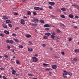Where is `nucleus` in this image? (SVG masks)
<instances>
[{
	"label": "nucleus",
	"instance_id": "nucleus-1",
	"mask_svg": "<svg viewBox=\"0 0 79 79\" xmlns=\"http://www.w3.org/2000/svg\"><path fill=\"white\" fill-rule=\"evenodd\" d=\"M33 62H37L38 61V59L35 57H33Z\"/></svg>",
	"mask_w": 79,
	"mask_h": 79
},
{
	"label": "nucleus",
	"instance_id": "nucleus-2",
	"mask_svg": "<svg viewBox=\"0 0 79 79\" xmlns=\"http://www.w3.org/2000/svg\"><path fill=\"white\" fill-rule=\"evenodd\" d=\"M25 21L23 19H22L21 20L20 24H22V25H24V24H25Z\"/></svg>",
	"mask_w": 79,
	"mask_h": 79
},
{
	"label": "nucleus",
	"instance_id": "nucleus-3",
	"mask_svg": "<svg viewBox=\"0 0 79 79\" xmlns=\"http://www.w3.org/2000/svg\"><path fill=\"white\" fill-rule=\"evenodd\" d=\"M6 43H10L11 44H13V41L12 40H6Z\"/></svg>",
	"mask_w": 79,
	"mask_h": 79
},
{
	"label": "nucleus",
	"instance_id": "nucleus-4",
	"mask_svg": "<svg viewBox=\"0 0 79 79\" xmlns=\"http://www.w3.org/2000/svg\"><path fill=\"white\" fill-rule=\"evenodd\" d=\"M69 17L70 18H74V15L73 14H70L69 15Z\"/></svg>",
	"mask_w": 79,
	"mask_h": 79
},
{
	"label": "nucleus",
	"instance_id": "nucleus-5",
	"mask_svg": "<svg viewBox=\"0 0 79 79\" xmlns=\"http://www.w3.org/2000/svg\"><path fill=\"white\" fill-rule=\"evenodd\" d=\"M52 68L53 69H56V68H57V66L55 65H53L52 66Z\"/></svg>",
	"mask_w": 79,
	"mask_h": 79
},
{
	"label": "nucleus",
	"instance_id": "nucleus-6",
	"mask_svg": "<svg viewBox=\"0 0 79 79\" xmlns=\"http://www.w3.org/2000/svg\"><path fill=\"white\" fill-rule=\"evenodd\" d=\"M33 21H34L35 22H38L39 21V20H38V19H37L36 18H34L33 19Z\"/></svg>",
	"mask_w": 79,
	"mask_h": 79
},
{
	"label": "nucleus",
	"instance_id": "nucleus-7",
	"mask_svg": "<svg viewBox=\"0 0 79 79\" xmlns=\"http://www.w3.org/2000/svg\"><path fill=\"white\" fill-rule=\"evenodd\" d=\"M2 26L4 28H6L8 27V26L7 25H6L5 24H2Z\"/></svg>",
	"mask_w": 79,
	"mask_h": 79
},
{
	"label": "nucleus",
	"instance_id": "nucleus-8",
	"mask_svg": "<svg viewBox=\"0 0 79 79\" xmlns=\"http://www.w3.org/2000/svg\"><path fill=\"white\" fill-rule=\"evenodd\" d=\"M45 27H50V25L49 24H46L44 25Z\"/></svg>",
	"mask_w": 79,
	"mask_h": 79
},
{
	"label": "nucleus",
	"instance_id": "nucleus-9",
	"mask_svg": "<svg viewBox=\"0 0 79 79\" xmlns=\"http://www.w3.org/2000/svg\"><path fill=\"white\" fill-rule=\"evenodd\" d=\"M4 33H5V34H9V31H6V30H5L4 31Z\"/></svg>",
	"mask_w": 79,
	"mask_h": 79
},
{
	"label": "nucleus",
	"instance_id": "nucleus-10",
	"mask_svg": "<svg viewBox=\"0 0 79 79\" xmlns=\"http://www.w3.org/2000/svg\"><path fill=\"white\" fill-rule=\"evenodd\" d=\"M25 36L27 38H30V37H31V35H29V34H27V35H25Z\"/></svg>",
	"mask_w": 79,
	"mask_h": 79
},
{
	"label": "nucleus",
	"instance_id": "nucleus-11",
	"mask_svg": "<svg viewBox=\"0 0 79 79\" xmlns=\"http://www.w3.org/2000/svg\"><path fill=\"white\" fill-rule=\"evenodd\" d=\"M34 9L35 10H40V8L37 7H34Z\"/></svg>",
	"mask_w": 79,
	"mask_h": 79
},
{
	"label": "nucleus",
	"instance_id": "nucleus-12",
	"mask_svg": "<svg viewBox=\"0 0 79 79\" xmlns=\"http://www.w3.org/2000/svg\"><path fill=\"white\" fill-rule=\"evenodd\" d=\"M5 21L6 23H11V21L10 20H6Z\"/></svg>",
	"mask_w": 79,
	"mask_h": 79
},
{
	"label": "nucleus",
	"instance_id": "nucleus-13",
	"mask_svg": "<svg viewBox=\"0 0 79 79\" xmlns=\"http://www.w3.org/2000/svg\"><path fill=\"white\" fill-rule=\"evenodd\" d=\"M50 5H55V3L52 2H50Z\"/></svg>",
	"mask_w": 79,
	"mask_h": 79
},
{
	"label": "nucleus",
	"instance_id": "nucleus-14",
	"mask_svg": "<svg viewBox=\"0 0 79 79\" xmlns=\"http://www.w3.org/2000/svg\"><path fill=\"white\" fill-rule=\"evenodd\" d=\"M27 15H30L31 14V13L30 11H28L27 12Z\"/></svg>",
	"mask_w": 79,
	"mask_h": 79
},
{
	"label": "nucleus",
	"instance_id": "nucleus-15",
	"mask_svg": "<svg viewBox=\"0 0 79 79\" xmlns=\"http://www.w3.org/2000/svg\"><path fill=\"white\" fill-rule=\"evenodd\" d=\"M61 10H62V11H67V10L64 8H62L61 9Z\"/></svg>",
	"mask_w": 79,
	"mask_h": 79
},
{
	"label": "nucleus",
	"instance_id": "nucleus-16",
	"mask_svg": "<svg viewBox=\"0 0 79 79\" xmlns=\"http://www.w3.org/2000/svg\"><path fill=\"white\" fill-rule=\"evenodd\" d=\"M29 43L28 44V45H33V44L32 43V41H30L29 42Z\"/></svg>",
	"mask_w": 79,
	"mask_h": 79
},
{
	"label": "nucleus",
	"instance_id": "nucleus-17",
	"mask_svg": "<svg viewBox=\"0 0 79 79\" xmlns=\"http://www.w3.org/2000/svg\"><path fill=\"white\" fill-rule=\"evenodd\" d=\"M43 39H45V40H46V39H47V37L46 36H44L43 37Z\"/></svg>",
	"mask_w": 79,
	"mask_h": 79
},
{
	"label": "nucleus",
	"instance_id": "nucleus-18",
	"mask_svg": "<svg viewBox=\"0 0 79 79\" xmlns=\"http://www.w3.org/2000/svg\"><path fill=\"white\" fill-rule=\"evenodd\" d=\"M74 51L75 52H76V53H78V52H79V49H75L74 50Z\"/></svg>",
	"mask_w": 79,
	"mask_h": 79
},
{
	"label": "nucleus",
	"instance_id": "nucleus-19",
	"mask_svg": "<svg viewBox=\"0 0 79 79\" xmlns=\"http://www.w3.org/2000/svg\"><path fill=\"white\" fill-rule=\"evenodd\" d=\"M3 18L5 20H6V19H8V17H6L5 16H3Z\"/></svg>",
	"mask_w": 79,
	"mask_h": 79
},
{
	"label": "nucleus",
	"instance_id": "nucleus-20",
	"mask_svg": "<svg viewBox=\"0 0 79 79\" xmlns=\"http://www.w3.org/2000/svg\"><path fill=\"white\" fill-rule=\"evenodd\" d=\"M31 25L33 26H37V23H33Z\"/></svg>",
	"mask_w": 79,
	"mask_h": 79
},
{
	"label": "nucleus",
	"instance_id": "nucleus-21",
	"mask_svg": "<svg viewBox=\"0 0 79 79\" xmlns=\"http://www.w3.org/2000/svg\"><path fill=\"white\" fill-rule=\"evenodd\" d=\"M45 35H47V36H50V33H45Z\"/></svg>",
	"mask_w": 79,
	"mask_h": 79
},
{
	"label": "nucleus",
	"instance_id": "nucleus-22",
	"mask_svg": "<svg viewBox=\"0 0 79 79\" xmlns=\"http://www.w3.org/2000/svg\"><path fill=\"white\" fill-rule=\"evenodd\" d=\"M16 63L17 64H20V62H19V61L18 60H16Z\"/></svg>",
	"mask_w": 79,
	"mask_h": 79
},
{
	"label": "nucleus",
	"instance_id": "nucleus-23",
	"mask_svg": "<svg viewBox=\"0 0 79 79\" xmlns=\"http://www.w3.org/2000/svg\"><path fill=\"white\" fill-rule=\"evenodd\" d=\"M28 50L29 52H32V51H33V49L31 48H29L28 49Z\"/></svg>",
	"mask_w": 79,
	"mask_h": 79
},
{
	"label": "nucleus",
	"instance_id": "nucleus-24",
	"mask_svg": "<svg viewBox=\"0 0 79 79\" xmlns=\"http://www.w3.org/2000/svg\"><path fill=\"white\" fill-rule=\"evenodd\" d=\"M51 37L53 39H55V36L53 35H51Z\"/></svg>",
	"mask_w": 79,
	"mask_h": 79
},
{
	"label": "nucleus",
	"instance_id": "nucleus-25",
	"mask_svg": "<svg viewBox=\"0 0 79 79\" xmlns=\"http://www.w3.org/2000/svg\"><path fill=\"white\" fill-rule=\"evenodd\" d=\"M4 57H5V58H8V55H6L5 54L4 55Z\"/></svg>",
	"mask_w": 79,
	"mask_h": 79
},
{
	"label": "nucleus",
	"instance_id": "nucleus-26",
	"mask_svg": "<svg viewBox=\"0 0 79 79\" xmlns=\"http://www.w3.org/2000/svg\"><path fill=\"white\" fill-rule=\"evenodd\" d=\"M66 73H67V74H69V75L70 76H71V75H72L71 73L70 72H67Z\"/></svg>",
	"mask_w": 79,
	"mask_h": 79
},
{
	"label": "nucleus",
	"instance_id": "nucleus-27",
	"mask_svg": "<svg viewBox=\"0 0 79 79\" xmlns=\"http://www.w3.org/2000/svg\"><path fill=\"white\" fill-rule=\"evenodd\" d=\"M60 17H61V18H65V16L64 15H60Z\"/></svg>",
	"mask_w": 79,
	"mask_h": 79
},
{
	"label": "nucleus",
	"instance_id": "nucleus-28",
	"mask_svg": "<svg viewBox=\"0 0 79 79\" xmlns=\"http://www.w3.org/2000/svg\"><path fill=\"white\" fill-rule=\"evenodd\" d=\"M43 66H47L48 65V64H47L44 63L43 64Z\"/></svg>",
	"mask_w": 79,
	"mask_h": 79
},
{
	"label": "nucleus",
	"instance_id": "nucleus-29",
	"mask_svg": "<svg viewBox=\"0 0 79 79\" xmlns=\"http://www.w3.org/2000/svg\"><path fill=\"white\" fill-rule=\"evenodd\" d=\"M72 6H73V7H75V8H76V6H77V5H75L74 4H72Z\"/></svg>",
	"mask_w": 79,
	"mask_h": 79
},
{
	"label": "nucleus",
	"instance_id": "nucleus-30",
	"mask_svg": "<svg viewBox=\"0 0 79 79\" xmlns=\"http://www.w3.org/2000/svg\"><path fill=\"white\" fill-rule=\"evenodd\" d=\"M41 45L43 47H44L46 46V45L44 44H41Z\"/></svg>",
	"mask_w": 79,
	"mask_h": 79
},
{
	"label": "nucleus",
	"instance_id": "nucleus-31",
	"mask_svg": "<svg viewBox=\"0 0 79 79\" xmlns=\"http://www.w3.org/2000/svg\"><path fill=\"white\" fill-rule=\"evenodd\" d=\"M19 47L20 48H23V46L22 45H20L19 46Z\"/></svg>",
	"mask_w": 79,
	"mask_h": 79
},
{
	"label": "nucleus",
	"instance_id": "nucleus-32",
	"mask_svg": "<svg viewBox=\"0 0 79 79\" xmlns=\"http://www.w3.org/2000/svg\"><path fill=\"white\" fill-rule=\"evenodd\" d=\"M40 23H45V22L44 20H40Z\"/></svg>",
	"mask_w": 79,
	"mask_h": 79
},
{
	"label": "nucleus",
	"instance_id": "nucleus-33",
	"mask_svg": "<svg viewBox=\"0 0 79 79\" xmlns=\"http://www.w3.org/2000/svg\"><path fill=\"white\" fill-rule=\"evenodd\" d=\"M14 40H15V42H19V40L16 39L14 38Z\"/></svg>",
	"mask_w": 79,
	"mask_h": 79
},
{
	"label": "nucleus",
	"instance_id": "nucleus-34",
	"mask_svg": "<svg viewBox=\"0 0 79 79\" xmlns=\"http://www.w3.org/2000/svg\"><path fill=\"white\" fill-rule=\"evenodd\" d=\"M0 69L2 71H3V70H5V69L3 67H1L0 68Z\"/></svg>",
	"mask_w": 79,
	"mask_h": 79
},
{
	"label": "nucleus",
	"instance_id": "nucleus-35",
	"mask_svg": "<svg viewBox=\"0 0 79 79\" xmlns=\"http://www.w3.org/2000/svg\"><path fill=\"white\" fill-rule=\"evenodd\" d=\"M0 36H1V37H4V34H2V33H0Z\"/></svg>",
	"mask_w": 79,
	"mask_h": 79
},
{
	"label": "nucleus",
	"instance_id": "nucleus-36",
	"mask_svg": "<svg viewBox=\"0 0 79 79\" xmlns=\"http://www.w3.org/2000/svg\"><path fill=\"white\" fill-rule=\"evenodd\" d=\"M73 61L76 62V61H78V60L75 58L73 59Z\"/></svg>",
	"mask_w": 79,
	"mask_h": 79
},
{
	"label": "nucleus",
	"instance_id": "nucleus-37",
	"mask_svg": "<svg viewBox=\"0 0 79 79\" xmlns=\"http://www.w3.org/2000/svg\"><path fill=\"white\" fill-rule=\"evenodd\" d=\"M63 77H64V78H67V76H66V75L63 74Z\"/></svg>",
	"mask_w": 79,
	"mask_h": 79
},
{
	"label": "nucleus",
	"instance_id": "nucleus-38",
	"mask_svg": "<svg viewBox=\"0 0 79 79\" xmlns=\"http://www.w3.org/2000/svg\"><path fill=\"white\" fill-rule=\"evenodd\" d=\"M12 36H14L15 37H16V34H15L14 33H13Z\"/></svg>",
	"mask_w": 79,
	"mask_h": 79
},
{
	"label": "nucleus",
	"instance_id": "nucleus-39",
	"mask_svg": "<svg viewBox=\"0 0 79 79\" xmlns=\"http://www.w3.org/2000/svg\"><path fill=\"white\" fill-rule=\"evenodd\" d=\"M73 28L74 29H77V28H78V27L77 26H74L73 27Z\"/></svg>",
	"mask_w": 79,
	"mask_h": 79
},
{
	"label": "nucleus",
	"instance_id": "nucleus-40",
	"mask_svg": "<svg viewBox=\"0 0 79 79\" xmlns=\"http://www.w3.org/2000/svg\"><path fill=\"white\" fill-rule=\"evenodd\" d=\"M76 8H77L78 10H79V6L78 5H77V6H76Z\"/></svg>",
	"mask_w": 79,
	"mask_h": 79
},
{
	"label": "nucleus",
	"instance_id": "nucleus-41",
	"mask_svg": "<svg viewBox=\"0 0 79 79\" xmlns=\"http://www.w3.org/2000/svg\"><path fill=\"white\" fill-rule=\"evenodd\" d=\"M34 15H37V13L35 12H34L33 13Z\"/></svg>",
	"mask_w": 79,
	"mask_h": 79
},
{
	"label": "nucleus",
	"instance_id": "nucleus-42",
	"mask_svg": "<svg viewBox=\"0 0 79 79\" xmlns=\"http://www.w3.org/2000/svg\"><path fill=\"white\" fill-rule=\"evenodd\" d=\"M8 26L10 27H12V25L11 24H9Z\"/></svg>",
	"mask_w": 79,
	"mask_h": 79
},
{
	"label": "nucleus",
	"instance_id": "nucleus-43",
	"mask_svg": "<svg viewBox=\"0 0 79 79\" xmlns=\"http://www.w3.org/2000/svg\"><path fill=\"white\" fill-rule=\"evenodd\" d=\"M51 34H52V35H55V32H51Z\"/></svg>",
	"mask_w": 79,
	"mask_h": 79
},
{
	"label": "nucleus",
	"instance_id": "nucleus-44",
	"mask_svg": "<svg viewBox=\"0 0 79 79\" xmlns=\"http://www.w3.org/2000/svg\"><path fill=\"white\" fill-rule=\"evenodd\" d=\"M7 48L9 49V50H10V49L11 48V47L10 46H7Z\"/></svg>",
	"mask_w": 79,
	"mask_h": 79
},
{
	"label": "nucleus",
	"instance_id": "nucleus-45",
	"mask_svg": "<svg viewBox=\"0 0 79 79\" xmlns=\"http://www.w3.org/2000/svg\"><path fill=\"white\" fill-rule=\"evenodd\" d=\"M50 16L52 18H55V16H54V15H51Z\"/></svg>",
	"mask_w": 79,
	"mask_h": 79
},
{
	"label": "nucleus",
	"instance_id": "nucleus-46",
	"mask_svg": "<svg viewBox=\"0 0 79 79\" xmlns=\"http://www.w3.org/2000/svg\"><path fill=\"white\" fill-rule=\"evenodd\" d=\"M14 15H15L16 16H17V15H18V14L17 13L15 12L14 13Z\"/></svg>",
	"mask_w": 79,
	"mask_h": 79
},
{
	"label": "nucleus",
	"instance_id": "nucleus-47",
	"mask_svg": "<svg viewBox=\"0 0 79 79\" xmlns=\"http://www.w3.org/2000/svg\"><path fill=\"white\" fill-rule=\"evenodd\" d=\"M15 76H19L20 75V74H15Z\"/></svg>",
	"mask_w": 79,
	"mask_h": 79
},
{
	"label": "nucleus",
	"instance_id": "nucleus-48",
	"mask_svg": "<svg viewBox=\"0 0 79 79\" xmlns=\"http://www.w3.org/2000/svg\"><path fill=\"white\" fill-rule=\"evenodd\" d=\"M67 73L64 72L63 73V74H64V75H68V74Z\"/></svg>",
	"mask_w": 79,
	"mask_h": 79
},
{
	"label": "nucleus",
	"instance_id": "nucleus-49",
	"mask_svg": "<svg viewBox=\"0 0 79 79\" xmlns=\"http://www.w3.org/2000/svg\"><path fill=\"white\" fill-rule=\"evenodd\" d=\"M19 29V27H17L15 29V30H18V29Z\"/></svg>",
	"mask_w": 79,
	"mask_h": 79
},
{
	"label": "nucleus",
	"instance_id": "nucleus-50",
	"mask_svg": "<svg viewBox=\"0 0 79 79\" xmlns=\"http://www.w3.org/2000/svg\"><path fill=\"white\" fill-rule=\"evenodd\" d=\"M61 53L63 55H65L64 52H61Z\"/></svg>",
	"mask_w": 79,
	"mask_h": 79
},
{
	"label": "nucleus",
	"instance_id": "nucleus-51",
	"mask_svg": "<svg viewBox=\"0 0 79 79\" xmlns=\"http://www.w3.org/2000/svg\"><path fill=\"white\" fill-rule=\"evenodd\" d=\"M69 41V42H71V40H72L71 39V38H70L68 40Z\"/></svg>",
	"mask_w": 79,
	"mask_h": 79
},
{
	"label": "nucleus",
	"instance_id": "nucleus-52",
	"mask_svg": "<svg viewBox=\"0 0 79 79\" xmlns=\"http://www.w3.org/2000/svg\"><path fill=\"white\" fill-rule=\"evenodd\" d=\"M12 74H14V75H15L16 74H15V72H12Z\"/></svg>",
	"mask_w": 79,
	"mask_h": 79
},
{
	"label": "nucleus",
	"instance_id": "nucleus-53",
	"mask_svg": "<svg viewBox=\"0 0 79 79\" xmlns=\"http://www.w3.org/2000/svg\"><path fill=\"white\" fill-rule=\"evenodd\" d=\"M57 32L58 33H60V32H61V31H60V30H59L58 29L57 30Z\"/></svg>",
	"mask_w": 79,
	"mask_h": 79
},
{
	"label": "nucleus",
	"instance_id": "nucleus-54",
	"mask_svg": "<svg viewBox=\"0 0 79 79\" xmlns=\"http://www.w3.org/2000/svg\"><path fill=\"white\" fill-rule=\"evenodd\" d=\"M28 76H32V75L30 73L28 74Z\"/></svg>",
	"mask_w": 79,
	"mask_h": 79
},
{
	"label": "nucleus",
	"instance_id": "nucleus-55",
	"mask_svg": "<svg viewBox=\"0 0 79 79\" xmlns=\"http://www.w3.org/2000/svg\"><path fill=\"white\" fill-rule=\"evenodd\" d=\"M45 30H47V31H48V30H49V28H45Z\"/></svg>",
	"mask_w": 79,
	"mask_h": 79
},
{
	"label": "nucleus",
	"instance_id": "nucleus-56",
	"mask_svg": "<svg viewBox=\"0 0 79 79\" xmlns=\"http://www.w3.org/2000/svg\"><path fill=\"white\" fill-rule=\"evenodd\" d=\"M46 70H47V71H48V70H50V69L46 68Z\"/></svg>",
	"mask_w": 79,
	"mask_h": 79
},
{
	"label": "nucleus",
	"instance_id": "nucleus-57",
	"mask_svg": "<svg viewBox=\"0 0 79 79\" xmlns=\"http://www.w3.org/2000/svg\"><path fill=\"white\" fill-rule=\"evenodd\" d=\"M13 10H16V7H14L13 8Z\"/></svg>",
	"mask_w": 79,
	"mask_h": 79
},
{
	"label": "nucleus",
	"instance_id": "nucleus-58",
	"mask_svg": "<svg viewBox=\"0 0 79 79\" xmlns=\"http://www.w3.org/2000/svg\"><path fill=\"white\" fill-rule=\"evenodd\" d=\"M50 9H53V7L50 6Z\"/></svg>",
	"mask_w": 79,
	"mask_h": 79
},
{
	"label": "nucleus",
	"instance_id": "nucleus-59",
	"mask_svg": "<svg viewBox=\"0 0 79 79\" xmlns=\"http://www.w3.org/2000/svg\"><path fill=\"white\" fill-rule=\"evenodd\" d=\"M76 18L78 19L79 18V17L78 16H75Z\"/></svg>",
	"mask_w": 79,
	"mask_h": 79
},
{
	"label": "nucleus",
	"instance_id": "nucleus-60",
	"mask_svg": "<svg viewBox=\"0 0 79 79\" xmlns=\"http://www.w3.org/2000/svg\"><path fill=\"white\" fill-rule=\"evenodd\" d=\"M22 2H26L27 0H22Z\"/></svg>",
	"mask_w": 79,
	"mask_h": 79
},
{
	"label": "nucleus",
	"instance_id": "nucleus-61",
	"mask_svg": "<svg viewBox=\"0 0 79 79\" xmlns=\"http://www.w3.org/2000/svg\"><path fill=\"white\" fill-rule=\"evenodd\" d=\"M40 11H42V10H43V9L42 8H40Z\"/></svg>",
	"mask_w": 79,
	"mask_h": 79
},
{
	"label": "nucleus",
	"instance_id": "nucleus-62",
	"mask_svg": "<svg viewBox=\"0 0 79 79\" xmlns=\"http://www.w3.org/2000/svg\"><path fill=\"white\" fill-rule=\"evenodd\" d=\"M12 71H13V72H14V73H15V72H16V71H15V70H12Z\"/></svg>",
	"mask_w": 79,
	"mask_h": 79
},
{
	"label": "nucleus",
	"instance_id": "nucleus-63",
	"mask_svg": "<svg viewBox=\"0 0 79 79\" xmlns=\"http://www.w3.org/2000/svg\"><path fill=\"white\" fill-rule=\"evenodd\" d=\"M35 56H38V55L35 54Z\"/></svg>",
	"mask_w": 79,
	"mask_h": 79
},
{
	"label": "nucleus",
	"instance_id": "nucleus-64",
	"mask_svg": "<svg viewBox=\"0 0 79 79\" xmlns=\"http://www.w3.org/2000/svg\"><path fill=\"white\" fill-rule=\"evenodd\" d=\"M50 74H53V73H52V72H50Z\"/></svg>",
	"mask_w": 79,
	"mask_h": 79
}]
</instances>
